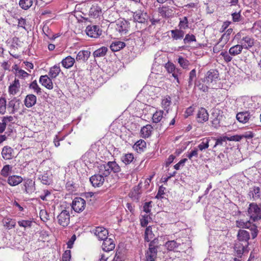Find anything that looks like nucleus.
Segmentation results:
<instances>
[{
	"mask_svg": "<svg viewBox=\"0 0 261 261\" xmlns=\"http://www.w3.org/2000/svg\"><path fill=\"white\" fill-rule=\"evenodd\" d=\"M39 179L41 182L45 185H49L51 182V174L48 173H45L42 175H40Z\"/></svg>",
	"mask_w": 261,
	"mask_h": 261,
	"instance_id": "nucleus-32",
	"label": "nucleus"
},
{
	"mask_svg": "<svg viewBox=\"0 0 261 261\" xmlns=\"http://www.w3.org/2000/svg\"><path fill=\"white\" fill-rule=\"evenodd\" d=\"M154 237V234L151 230V227L150 226L147 227L145 231L144 234V239L147 242H149L150 240L153 239Z\"/></svg>",
	"mask_w": 261,
	"mask_h": 261,
	"instance_id": "nucleus-43",
	"label": "nucleus"
},
{
	"mask_svg": "<svg viewBox=\"0 0 261 261\" xmlns=\"http://www.w3.org/2000/svg\"><path fill=\"white\" fill-rule=\"evenodd\" d=\"M211 139L216 140V143L214 146V147H215L218 145H222L223 142H225L226 141V140H229V137H227L226 136L223 137H220L217 139L216 138H213V137L211 138Z\"/></svg>",
	"mask_w": 261,
	"mask_h": 261,
	"instance_id": "nucleus-52",
	"label": "nucleus"
},
{
	"mask_svg": "<svg viewBox=\"0 0 261 261\" xmlns=\"http://www.w3.org/2000/svg\"><path fill=\"white\" fill-rule=\"evenodd\" d=\"M101 13V9L97 5H92L89 10V15L93 17H97Z\"/></svg>",
	"mask_w": 261,
	"mask_h": 261,
	"instance_id": "nucleus-36",
	"label": "nucleus"
},
{
	"mask_svg": "<svg viewBox=\"0 0 261 261\" xmlns=\"http://www.w3.org/2000/svg\"><path fill=\"white\" fill-rule=\"evenodd\" d=\"M134 159L133 153H126L122 156L121 160L125 165H128L133 161Z\"/></svg>",
	"mask_w": 261,
	"mask_h": 261,
	"instance_id": "nucleus-46",
	"label": "nucleus"
},
{
	"mask_svg": "<svg viewBox=\"0 0 261 261\" xmlns=\"http://www.w3.org/2000/svg\"><path fill=\"white\" fill-rule=\"evenodd\" d=\"M60 71V66L58 65H55L50 68L48 75L52 79L56 78L59 75Z\"/></svg>",
	"mask_w": 261,
	"mask_h": 261,
	"instance_id": "nucleus-35",
	"label": "nucleus"
},
{
	"mask_svg": "<svg viewBox=\"0 0 261 261\" xmlns=\"http://www.w3.org/2000/svg\"><path fill=\"white\" fill-rule=\"evenodd\" d=\"M115 29L121 34H126L127 32L125 22L121 21L117 22Z\"/></svg>",
	"mask_w": 261,
	"mask_h": 261,
	"instance_id": "nucleus-33",
	"label": "nucleus"
},
{
	"mask_svg": "<svg viewBox=\"0 0 261 261\" xmlns=\"http://www.w3.org/2000/svg\"><path fill=\"white\" fill-rule=\"evenodd\" d=\"M86 201L81 197H76L72 202V208L77 213L82 212L85 207Z\"/></svg>",
	"mask_w": 261,
	"mask_h": 261,
	"instance_id": "nucleus-7",
	"label": "nucleus"
},
{
	"mask_svg": "<svg viewBox=\"0 0 261 261\" xmlns=\"http://www.w3.org/2000/svg\"><path fill=\"white\" fill-rule=\"evenodd\" d=\"M141 184H139L133 188L129 195L133 200L138 201L141 197Z\"/></svg>",
	"mask_w": 261,
	"mask_h": 261,
	"instance_id": "nucleus-16",
	"label": "nucleus"
},
{
	"mask_svg": "<svg viewBox=\"0 0 261 261\" xmlns=\"http://www.w3.org/2000/svg\"><path fill=\"white\" fill-rule=\"evenodd\" d=\"M237 39H241V41L243 43V48L248 49L252 47L254 44V40L249 36H245L241 38V33H238L235 36Z\"/></svg>",
	"mask_w": 261,
	"mask_h": 261,
	"instance_id": "nucleus-8",
	"label": "nucleus"
},
{
	"mask_svg": "<svg viewBox=\"0 0 261 261\" xmlns=\"http://www.w3.org/2000/svg\"><path fill=\"white\" fill-rule=\"evenodd\" d=\"M178 63L184 69H187L190 65L189 61L182 57H179L178 59Z\"/></svg>",
	"mask_w": 261,
	"mask_h": 261,
	"instance_id": "nucleus-48",
	"label": "nucleus"
},
{
	"mask_svg": "<svg viewBox=\"0 0 261 261\" xmlns=\"http://www.w3.org/2000/svg\"><path fill=\"white\" fill-rule=\"evenodd\" d=\"M21 188L25 194H32L36 190L35 181L30 178L24 179Z\"/></svg>",
	"mask_w": 261,
	"mask_h": 261,
	"instance_id": "nucleus-6",
	"label": "nucleus"
},
{
	"mask_svg": "<svg viewBox=\"0 0 261 261\" xmlns=\"http://www.w3.org/2000/svg\"><path fill=\"white\" fill-rule=\"evenodd\" d=\"M232 32V29H228L225 33L223 34L221 38L219 40V43L221 41H223V43L225 44L229 39V36Z\"/></svg>",
	"mask_w": 261,
	"mask_h": 261,
	"instance_id": "nucleus-47",
	"label": "nucleus"
},
{
	"mask_svg": "<svg viewBox=\"0 0 261 261\" xmlns=\"http://www.w3.org/2000/svg\"><path fill=\"white\" fill-rule=\"evenodd\" d=\"M13 149L8 146H5L2 151V155L5 160H10L12 158Z\"/></svg>",
	"mask_w": 261,
	"mask_h": 261,
	"instance_id": "nucleus-27",
	"label": "nucleus"
},
{
	"mask_svg": "<svg viewBox=\"0 0 261 261\" xmlns=\"http://www.w3.org/2000/svg\"><path fill=\"white\" fill-rule=\"evenodd\" d=\"M187 161V159H183L181 160L178 163L174 166V168L176 170H179L181 166H183L185 163Z\"/></svg>",
	"mask_w": 261,
	"mask_h": 261,
	"instance_id": "nucleus-64",
	"label": "nucleus"
},
{
	"mask_svg": "<svg viewBox=\"0 0 261 261\" xmlns=\"http://www.w3.org/2000/svg\"><path fill=\"white\" fill-rule=\"evenodd\" d=\"M4 226L9 229L14 228L16 225V222L14 219L9 218H6L4 220Z\"/></svg>",
	"mask_w": 261,
	"mask_h": 261,
	"instance_id": "nucleus-44",
	"label": "nucleus"
},
{
	"mask_svg": "<svg viewBox=\"0 0 261 261\" xmlns=\"http://www.w3.org/2000/svg\"><path fill=\"white\" fill-rule=\"evenodd\" d=\"M171 103V98L170 97H167L163 99L162 105L164 109H167Z\"/></svg>",
	"mask_w": 261,
	"mask_h": 261,
	"instance_id": "nucleus-62",
	"label": "nucleus"
},
{
	"mask_svg": "<svg viewBox=\"0 0 261 261\" xmlns=\"http://www.w3.org/2000/svg\"><path fill=\"white\" fill-rule=\"evenodd\" d=\"M12 167L9 165H5L1 171V175L3 177H7L9 176V174L11 172Z\"/></svg>",
	"mask_w": 261,
	"mask_h": 261,
	"instance_id": "nucleus-41",
	"label": "nucleus"
},
{
	"mask_svg": "<svg viewBox=\"0 0 261 261\" xmlns=\"http://www.w3.org/2000/svg\"><path fill=\"white\" fill-rule=\"evenodd\" d=\"M166 69H167V70L168 71V72L169 73H172L174 71H175V69L176 68L174 65L172 63H168L167 64H166Z\"/></svg>",
	"mask_w": 261,
	"mask_h": 261,
	"instance_id": "nucleus-63",
	"label": "nucleus"
},
{
	"mask_svg": "<svg viewBox=\"0 0 261 261\" xmlns=\"http://www.w3.org/2000/svg\"><path fill=\"white\" fill-rule=\"evenodd\" d=\"M91 232L97 237L99 240H103L107 239L109 232L108 230L101 226L96 227L91 230Z\"/></svg>",
	"mask_w": 261,
	"mask_h": 261,
	"instance_id": "nucleus-9",
	"label": "nucleus"
},
{
	"mask_svg": "<svg viewBox=\"0 0 261 261\" xmlns=\"http://www.w3.org/2000/svg\"><path fill=\"white\" fill-rule=\"evenodd\" d=\"M98 173L92 176L90 178V181L94 187H101L104 183L105 178L108 176H105L100 172L99 165L98 166Z\"/></svg>",
	"mask_w": 261,
	"mask_h": 261,
	"instance_id": "nucleus-4",
	"label": "nucleus"
},
{
	"mask_svg": "<svg viewBox=\"0 0 261 261\" xmlns=\"http://www.w3.org/2000/svg\"><path fill=\"white\" fill-rule=\"evenodd\" d=\"M71 257V251L69 250H67L63 253L62 256L63 261H69Z\"/></svg>",
	"mask_w": 261,
	"mask_h": 261,
	"instance_id": "nucleus-61",
	"label": "nucleus"
},
{
	"mask_svg": "<svg viewBox=\"0 0 261 261\" xmlns=\"http://www.w3.org/2000/svg\"><path fill=\"white\" fill-rule=\"evenodd\" d=\"M148 17V16L146 13H143L141 11H136L133 15L134 21L141 25L145 24Z\"/></svg>",
	"mask_w": 261,
	"mask_h": 261,
	"instance_id": "nucleus-11",
	"label": "nucleus"
},
{
	"mask_svg": "<svg viewBox=\"0 0 261 261\" xmlns=\"http://www.w3.org/2000/svg\"><path fill=\"white\" fill-rule=\"evenodd\" d=\"M39 82L42 86L48 89H52L53 88L52 81L47 75H41L39 79Z\"/></svg>",
	"mask_w": 261,
	"mask_h": 261,
	"instance_id": "nucleus-20",
	"label": "nucleus"
},
{
	"mask_svg": "<svg viewBox=\"0 0 261 261\" xmlns=\"http://www.w3.org/2000/svg\"><path fill=\"white\" fill-rule=\"evenodd\" d=\"M146 142L143 140L138 141L134 145L133 148L137 150L138 153H141L146 148Z\"/></svg>",
	"mask_w": 261,
	"mask_h": 261,
	"instance_id": "nucleus-29",
	"label": "nucleus"
},
{
	"mask_svg": "<svg viewBox=\"0 0 261 261\" xmlns=\"http://www.w3.org/2000/svg\"><path fill=\"white\" fill-rule=\"evenodd\" d=\"M180 239H177L175 240L169 241L166 243L165 246L169 251L178 252L179 249H181L180 246Z\"/></svg>",
	"mask_w": 261,
	"mask_h": 261,
	"instance_id": "nucleus-13",
	"label": "nucleus"
},
{
	"mask_svg": "<svg viewBox=\"0 0 261 261\" xmlns=\"http://www.w3.org/2000/svg\"><path fill=\"white\" fill-rule=\"evenodd\" d=\"M179 29L182 30L187 29L189 27L188 20L187 17H184L182 19H180L179 24Z\"/></svg>",
	"mask_w": 261,
	"mask_h": 261,
	"instance_id": "nucleus-50",
	"label": "nucleus"
},
{
	"mask_svg": "<svg viewBox=\"0 0 261 261\" xmlns=\"http://www.w3.org/2000/svg\"><path fill=\"white\" fill-rule=\"evenodd\" d=\"M125 44L121 41L113 42L110 45V48L113 51H117L124 47Z\"/></svg>",
	"mask_w": 261,
	"mask_h": 261,
	"instance_id": "nucleus-37",
	"label": "nucleus"
},
{
	"mask_svg": "<svg viewBox=\"0 0 261 261\" xmlns=\"http://www.w3.org/2000/svg\"><path fill=\"white\" fill-rule=\"evenodd\" d=\"M23 180L22 177L19 175H13L8 176L7 179L8 184L11 186L18 185Z\"/></svg>",
	"mask_w": 261,
	"mask_h": 261,
	"instance_id": "nucleus-19",
	"label": "nucleus"
},
{
	"mask_svg": "<svg viewBox=\"0 0 261 261\" xmlns=\"http://www.w3.org/2000/svg\"><path fill=\"white\" fill-rule=\"evenodd\" d=\"M245 247L241 243L236 244L234 246V249L237 253L239 257H241L244 253Z\"/></svg>",
	"mask_w": 261,
	"mask_h": 261,
	"instance_id": "nucleus-40",
	"label": "nucleus"
},
{
	"mask_svg": "<svg viewBox=\"0 0 261 261\" xmlns=\"http://www.w3.org/2000/svg\"><path fill=\"white\" fill-rule=\"evenodd\" d=\"M87 34L93 38H98L101 35L102 31L97 25H88L86 29Z\"/></svg>",
	"mask_w": 261,
	"mask_h": 261,
	"instance_id": "nucleus-10",
	"label": "nucleus"
},
{
	"mask_svg": "<svg viewBox=\"0 0 261 261\" xmlns=\"http://www.w3.org/2000/svg\"><path fill=\"white\" fill-rule=\"evenodd\" d=\"M163 111H160L156 112L152 116V121L154 123L159 122L163 118Z\"/></svg>",
	"mask_w": 261,
	"mask_h": 261,
	"instance_id": "nucleus-51",
	"label": "nucleus"
},
{
	"mask_svg": "<svg viewBox=\"0 0 261 261\" xmlns=\"http://www.w3.org/2000/svg\"><path fill=\"white\" fill-rule=\"evenodd\" d=\"M165 190V188L163 186L160 187L158 193L155 196V198L156 199H161L163 197V195L165 194L164 191Z\"/></svg>",
	"mask_w": 261,
	"mask_h": 261,
	"instance_id": "nucleus-59",
	"label": "nucleus"
},
{
	"mask_svg": "<svg viewBox=\"0 0 261 261\" xmlns=\"http://www.w3.org/2000/svg\"><path fill=\"white\" fill-rule=\"evenodd\" d=\"M180 246L181 249H179L178 252H185L186 253L189 254L192 252L191 243L190 241L186 240L185 242H182L180 240Z\"/></svg>",
	"mask_w": 261,
	"mask_h": 261,
	"instance_id": "nucleus-21",
	"label": "nucleus"
},
{
	"mask_svg": "<svg viewBox=\"0 0 261 261\" xmlns=\"http://www.w3.org/2000/svg\"><path fill=\"white\" fill-rule=\"evenodd\" d=\"M220 55L223 57L224 60L226 63L230 62L232 59V56L229 54V52L222 51Z\"/></svg>",
	"mask_w": 261,
	"mask_h": 261,
	"instance_id": "nucleus-56",
	"label": "nucleus"
},
{
	"mask_svg": "<svg viewBox=\"0 0 261 261\" xmlns=\"http://www.w3.org/2000/svg\"><path fill=\"white\" fill-rule=\"evenodd\" d=\"M221 117H222V116L217 115L212 120V125L214 127L217 128L218 127H219L220 126V120H221Z\"/></svg>",
	"mask_w": 261,
	"mask_h": 261,
	"instance_id": "nucleus-58",
	"label": "nucleus"
},
{
	"mask_svg": "<svg viewBox=\"0 0 261 261\" xmlns=\"http://www.w3.org/2000/svg\"><path fill=\"white\" fill-rule=\"evenodd\" d=\"M159 12L163 17H168L170 16L169 10L166 7L159 8Z\"/></svg>",
	"mask_w": 261,
	"mask_h": 261,
	"instance_id": "nucleus-54",
	"label": "nucleus"
},
{
	"mask_svg": "<svg viewBox=\"0 0 261 261\" xmlns=\"http://www.w3.org/2000/svg\"><path fill=\"white\" fill-rule=\"evenodd\" d=\"M20 104V102L19 99H16L15 98H14V99L11 100L8 104V108H12V110L10 113L13 114L16 112H17L19 109Z\"/></svg>",
	"mask_w": 261,
	"mask_h": 261,
	"instance_id": "nucleus-24",
	"label": "nucleus"
},
{
	"mask_svg": "<svg viewBox=\"0 0 261 261\" xmlns=\"http://www.w3.org/2000/svg\"><path fill=\"white\" fill-rule=\"evenodd\" d=\"M37 102L36 96L33 94H30L26 96L24 100V104L28 108H30L35 106Z\"/></svg>",
	"mask_w": 261,
	"mask_h": 261,
	"instance_id": "nucleus-18",
	"label": "nucleus"
},
{
	"mask_svg": "<svg viewBox=\"0 0 261 261\" xmlns=\"http://www.w3.org/2000/svg\"><path fill=\"white\" fill-rule=\"evenodd\" d=\"M202 142L198 145V148L202 151L203 150L207 149L209 147V142L211 140V138H204L202 139Z\"/></svg>",
	"mask_w": 261,
	"mask_h": 261,
	"instance_id": "nucleus-39",
	"label": "nucleus"
},
{
	"mask_svg": "<svg viewBox=\"0 0 261 261\" xmlns=\"http://www.w3.org/2000/svg\"><path fill=\"white\" fill-rule=\"evenodd\" d=\"M152 202L151 201L144 203L143 206V211L147 214L150 213L152 206Z\"/></svg>",
	"mask_w": 261,
	"mask_h": 261,
	"instance_id": "nucleus-55",
	"label": "nucleus"
},
{
	"mask_svg": "<svg viewBox=\"0 0 261 261\" xmlns=\"http://www.w3.org/2000/svg\"><path fill=\"white\" fill-rule=\"evenodd\" d=\"M74 63V58L70 56L63 59L61 61L62 65L66 69H68L72 67Z\"/></svg>",
	"mask_w": 261,
	"mask_h": 261,
	"instance_id": "nucleus-26",
	"label": "nucleus"
},
{
	"mask_svg": "<svg viewBox=\"0 0 261 261\" xmlns=\"http://www.w3.org/2000/svg\"><path fill=\"white\" fill-rule=\"evenodd\" d=\"M6 100L5 98H0V114H4L6 112Z\"/></svg>",
	"mask_w": 261,
	"mask_h": 261,
	"instance_id": "nucleus-53",
	"label": "nucleus"
},
{
	"mask_svg": "<svg viewBox=\"0 0 261 261\" xmlns=\"http://www.w3.org/2000/svg\"><path fill=\"white\" fill-rule=\"evenodd\" d=\"M187 156L190 159L192 160L193 157L196 158H198V149L197 148H194V150H192L187 155Z\"/></svg>",
	"mask_w": 261,
	"mask_h": 261,
	"instance_id": "nucleus-60",
	"label": "nucleus"
},
{
	"mask_svg": "<svg viewBox=\"0 0 261 261\" xmlns=\"http://www.w3.org/2000/svg\"><path fill=\"white\" fill-rule=\"evenodd\" d=\"M29 88L34 90V92L37 94H41L42 93L41 89L38 86L36 80L32 82L29 86Z\"/></svg>",
	"mask_w": 261,
	"mask_h": 261,
	"instance_id": "nucleus-45",
	"label": "nucleus"
},
{
	"mask_svg": "<svg viewBox=\"0 0 261 261\" xmlns=\"http://www.w3.org/2000/svg\"><path fill=\"white\" fill-rule=\"evenodd\" d=\"M19 87V81L18 79H15L13 83L9 88V92L11 94H16L18 91Z\"/></svg>",
	"mask_w": 261,
	"mask_h": 261,
	"instance_id": "nucleus-34",
	"label": "nucleus"
},
{
	"mask_svg": "<svg viewBox=\"0 0 261 261\" xmlns=\"http://www.w3.org/2000/svg\"><path fill=\"white\" fill-rule=\"evenodd\" d=\"M33 221L31 220H21L18 221V224L19 226L24 227L25 229L27 227H31L33 224Z\"/></svg>",
	"mask_w": 261,
	"mask_h": 261,
	"instance_id": "nucleus-49",
	"label": "nucleus"
},
{
	"mask_svg": "<svg viewBox=\"0 0 261 261\" xmlns=\"http://www.w3.org/2000/svg\"><path fill=\"white\" fill-rule=\"evenodd\" d=\"M252 116L248 111L239 112L236 115V118L238 121L242 123H246L248 122L250 120H252Z\"/></svg>",
	"mask_w": 261,
	"mask_h": 261,
	"instance_id": "nucleus-12",
	"label": "nucleus"
},
{
	"mask_svg": "<svg viewBox=\"0 0 261 261\" xmlns=\"http://www.w3.org/2000/svg\"><path fill=\"white\" fill-rule=\"evenodd\" d=\"M103 241L102 248L104 251L109 252L115 248V244L113 239L107 237V239L103 240Z\"/></svg>",
	"mask_w": 261,
	"mask_h": 261,
	"instance_id": "nucleus-17",
	"label": "nucleus"
},
{
	"mask_svg": "<svg viewBox=\"0 0 261 261\" xmlns=\"http://www.w3.org/2000/svg\"><path fill=\"white\" fill-rule=\"evenodd\" d=\"M238 237L239 241L247 242L250 239L249 233L246 230L240 229L238 231Z\"/></svg>",
	"mask_w": 261,
	"mask_h": 261,
	"instance_id": "nucleus-30",
	"label": "nucleus"
},
{
	"mask_svg": "<svg viewBox=\"0 0 261 261\" xmlns=\"http://www.w3.org/2000/svg\"><path fill=\"white\" fill-rule=\"evenodd\" d=\"M219 78V72L216 70H210L206 74L205 82L207 85L213 82H216Z\"/></svg>",
	"mask_w": 261,
	"mask_h": 261,
	"instance_id": "nucleus-14",
	"label": "nucleus"
},
{
	"mask_svg": "<svg viewBox=\"0 0 261 261\" xmlns=\"http://www.w3.org/2000/svg\"><path fill=\"white\" fill-rule=\"evenodd\" d=\"M208 117L207 110L204 108H200L197 112L196 119L198 123H203L208 120Z\"/></svg>",
	"mask_w": 261,
	"mask_h": 261,
	"instance_id": "nucleus-15",
	"label": "nucleus"
},
{
	"mask_svg": "<svg viewBox=\"0 0 261 261\" xmlns=\"http://www.w3.org/2000/svg\"><path fill=\"white\" fill-rule=\"evenodd\" d=\"M155 243V239H154L149 243L148 249L145 253L146 261H155L158 247Z\"/></svg>",
	"mask_w": 261,
	"mask_h": 261,
	"instance_id": "nucleus-3",
	"label": "nucleus"
},
{
	"mask_svg": "<svg viewBox=\"0 0 261 261\" xmlns=\"http://www.w3.org/2000/svg\"><path fill=\"white\" fill-rule=\"evenodd\" d=\"M241 44H237L231 47L229 49V54L232 56H236L240 54L243 49V43L240 42Z\"/></svg>",
	"mask_w": 261,
	"mask_h": 261,
	"instance_id": "nucleus-22",
	"label": "nucleus"
},
{
	"mask_svg": "<svg viewBox=\"0 0 261 261\" xmlns=\"http://www.w3.org/2000/svg\"><path fill=\"white\" fill-rule=\"evenodd\" d=\"M100 172L105 176H109L111 171L118 173L121 169L118 164L115 161L109 162L107 164L99 165Z\"/></svg>",
	"mask_w": 261,
	"mask_h": 261,
	"instance_id": "nucleus-2",
	"label": "nucleus"
},
{
	"mask_svg": "<svg viewBox=\"0 0 261 261\" xmlns=\"http://www.w3.org/2000/svg\"><path fill=\"white\" fill-rule=\"evenodd\" d=\"M20 7L24 9L28 10L29 9L33 4L32 0H20L19 3Z\"/></svg>",
	"mask_w": 261,
	"mask_h": 261,
	"instance_id": "nucleus-42",
	"label": "nucleus"
},
{
	"mask_svg": "<svg viewBox=\"0 0 261 261\" xmlns=\"http://www.w3.org/2000/svg\"><path fill=\"white\" fill-rule=\"evenodd\" d=\"M91 53L89 50H82L80 51L76 55V60L77 61H82L86 62L90 56Z\"/></svg>",
	"mask_w": 261,
	"mask_h": 261,
	"instance_id": "nucleus-23",
	"label": "nucleus"
},
{
	"mask_svg": "<svg viewBox=\"0 0 261 261\" xmlns=\"http://www.w3.org/2000/svg\"><path fill=\"white\" fill-rule=\"evenodd\" d=\"M196 41V39L195 36L194 35H190L189 34H187L184 39V42L185 44Z\"/></svg>",
	"mask_w": 261,
	"mask_h": 261,
	"instance_id": "nucleus-57",
	"label": "nucleus"
},
{
	"mask_svg": "<svg viewBox=\"0 0 261 261\" xmlns=\"http://www.w3.org/2000/svg\"><path fill=\"white\" fill-rule=\"evenodd\" d=\"M153 127L151 125H146L145 126H143L141 129V133L143 138H148L149 137L152 131Z\"/></svg>",
	"mask_w": 261,
	"mask_h": 261,
	"instance_id": "nucleus-31",
	"label": "nucleus"
},
{
	"mask_svg": "<svg viewBox=\"0 0 261 261\" xmlns=\"http://www.w3.org/2000/svg\"><path fill=\"white\" fill-rule=\"evenodd\" d=\"M70 218L69 211L64 210L57 216V219L60 225L66 227L69 224Z\"/></svg>",
	"mask_w": 261,
	"mask_h": 261,
	"instance_id": "nucleus-5",
	"label": "nucleus"
},
{
	"mask_svg": "<svg viewBox=\"0 0 261 261\" xmlns=\"http://www.w3.org/2000/svg\"><path fill=\"white\" fill-rule=\"evenodd\" d=\"M248 195L253 200H257L260 198L261 192L259 187H254L251 188L248 193Z\"/></svg>",
	"mask_w": 261,
	"mask_h": 261,
	"instance_id": "nucleus-25",
	"label": "nucleus"
},
{
	"mask_svg": "<svg viewBox=\"0 0 261 261\" xmlns=\"http://www.w3.org/2000/svg\"><path fill=\"white\" fill-rule=\"evenodd\" d=\"M171 37L173 40H180L183 38L185 32L180 29L172 30L171 31Z\"/></svg>",
	"mask_w": 261,
	"mask_h": 261,
	"instance_id": "nucleus-28",
	"label": "nucleus"
},
{
	"mask_svg": "<svg viewBox=\"0 0 261 261\" xmlns=\"http://www.w3.org/2000/svg\"><path fill=\"white\" fill-rule=\"evenodd\" d=\"M107 51L108 48L103 46L95 50L93 53V56L94 58L102 57L105 56Z\"/></svg>",
	"mask_w": 261,
	"mask_h": 261,
	"instance_id": "nucleus-38",
	"label": "nucleus"
},
{
	"mask_svg": "<svg viewBox=\"0 0 261 261\" xmlns=\"http://www.w3.org/2000/svg\"><path fill=\"white\" fill-rule=\"evenodd\" d=\"M247 213V216L249 217L250 220L245 222H240L239 225L243 228L249 229L251 231L252 239H254L257 235L258 230L255 225L251 224V221L255 222L261 219V207L256 203H251L248 208Z\"/></svg>",
	"mask_w": 261,
	"mask_h": 261,
	"instance_id": "nucleus-1",
	"label": "nucleus"
}]
</instances>
